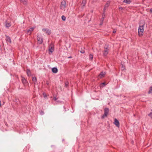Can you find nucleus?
I'll use <instances>...</instances> for the list:
<instances>
[{
    "label": "nucleus",
    "instance_id": "1",
    "mask_svg": "<svg viewBox=\"0 0 152 152\" xmlns=\"http://www.w3.org/2000/svg\"><path fill=\"white\" fill-rule=\"evenodd\" d=\"M67 7L66 3L65 1H62L60 6V9L63 11H65V9Z\"/></svg>",
    "mask_w": 152,
    "mask_h": 152
},
{
    "label": "nucleus",
    "instance_id": "2",
    "mask_svg": "<svg viewBox=\"0 0 152 152\" xmlns=\"http://www.w3.org/2000/svg\"><path fill=\"white\" fill-rule=\"evenodd\" d=\"M144 24L142 25L141 26H140L138 28V33L140 36L142 35V34L144 31Z\"/></svg>",
    "mask_w": 152,
    "mask_h": 152
},
{
    "label": "nucleus",
    "instance_id": "3",
    "mask_svg": "<svg viewBox=\"0 0 152 152\" xmlns=\"http://www.w3.org/2000/svg\"><path fill=\"white\" fill-rule=\"evenodd\" d=\"M37 39L38 41V43L39 44H42L43 40V38L40 34H38L37 36Z\"/></svg>",
    "mask_w": 152,
    "mask_h": 152
},
{
    "label": "nucleus",
    "instance_id": "4",
    "mask_svg": "<svg viewBox=\"0 0 152 152\" xmlns=\"http://www.w3.org/2000/svg\"><path fill=\"white\" fill-rule=\"evenodd\" d=\"M109 48L107 45H105L104 47V50L103 52L104 56H106L108 53Z\"/></svg>",
    "mask_w": 152,
    "mask_h": 152
},
{
    "label": "nucleus",
    "instance_id": "5",
    "mask_svg": "<svg viewBox=\"0 0 152 152\" xmlns=\"http://www.w3.org/2000/svg\"><path fill=\"white\" fill-rule=\"evenodd\" d=\"M109 113V109L107 108H105L104 109V115L102 116V118H104L105 117H106Z\"/></svg>",
    "mask_w": 152,
    "mask_h": 152
},
{
    "label": "nucleus",
    "instance_id": "6",
    "mask_svg": "<svg viewBox=\"0 0 152 152\" xmlns=\"http://www.w3.org/2000/svg\"><path fill=\"white\" fill-rule=\"evenodd\" d=\"M42 30L44 32H45L48 35H49L51 33L50 30L48 28H43Z\"/></svg>",
    "mask_w": 152,
    "mask_h": 152
},
{
    "label": "nucleus",
    "instance_id": "7",
    "mask_svg": "<svg viewBox=\"0 0 152 152\" xmlns=\"http://www.w3.org/2000/svg\"><path fill=\"white\" fill-rule=\"evenodd\" d=\"M49 50L51 53H52L54 51V46L53 44L50 45L49 47Z\"/></svg>",
    "mask_w": 152,
    "mask_h": 152
},
{
    "label": "nucleus",
    "instance_id": "8",
    "mask_svg": "<svg viewBox=\"0 0 152 152\" xmlns=\"http://www.w3.org/2000/svg\"><path fill=\"white\" fill-rule=\"evenodd\" d=\"M11 25V24L10 22L6 20L5 23V26L6 28H8L10 27Z\"/></svg>",
    "mask_w": 152,
    "mask_h": 152
},
{
    "label": "nucleus",
    "instance_id": "9",
    "mask_svg": "<svg viewBox=\"0 0 152 152\" xmlns=\"http://www.w3.org/2000/svg\"><path fill=\"white\" fill-rule=\"evenodd\" d=\"M114 124L118 127L120 126L119 123V121L116 119L115 118L114 120Z\"/></svg>",
    "mask_w": 152,
    "mask_h": 152
},
{
    "label": "nucleus",
    "instance_id": "10",
    "mask_svg": "<svg viewBox=\"0 0 152 152\" xmlns=\"http://www.w3.org/2000/svg\"><path fill=\"white\" fill-rule=\"evenodd\" d=\"M34 28V27H32L30 28L29 29H28L27 30V33L29 35H30L31 34V32L33 31Z\"/></svg>",
    "mask_w": 152,
    "mask_h": 152
},
{
    "label": "nucleus",
    "instance_id": "11",
    "mask_svg": "<svg viewBox=\"0 0 152 152\" xmlns=\"http://www.w3.org/2000/svg\"><path fill=\"white\" fill-rule=\"evenodd\" d=\"M105 74V72H102L99 75L98 77L99 78H101L103 77Z\"/></svg>",
    "mask_w": 152,
    "mask_h": 152
},
{
    "label": "nucleus",
    "instance_id": "12",
    "mask_svg": "<svg viewBox=\"0 0 152 152\" xmlns=\"http://www.w3.org/2000/svg\"><path fill=\"white\" fill-rule=\"evenodd\" d=\"M6 40L7 42L11 43V39L8 36L6 35Z\"/></svg>",
    "mask_w": 152,
    "mask_h": 152
},
{
    "label": "nucleus",
    "instance_id": "13",
    "mask_svg": "<svg viewBox=\"0 0 152 152\" xmlns=\"http://www.w3.org/2000/svg\"><path fill=\"white\" fill-rule=\"evenodd\" d=\"M52 71L54 73H56L58 72V69L54 67L52 68Z\"/></svg>",
    "mask_w": 152,
    "mask_h": 152
},
{
    "label": "nucleus",
    "instance_id": "14",
    "mask_svg": "<svg viewBox=\"0 0 152 152\" xmlns=\"http://www.w3.org/2000/svg\"><path fill=\"white\" fill-rule=\"evenodd\" d=\"M109 3H110V2L108 1L107 2V4L105 5L104 8V11L105 10H106V9L108 7L109 5Z\"/></svg>",
    "mask_w": 152,
    "mask_h": 152
},
{
    "label": "nucleus",
    "instance_id": "15",
    "mask_svg": "<svg viewBox=\"0 0 152 152\" xmlns=\"http://www.w3.org/2000/svg\"><path fill=\"white\" fill-rule=\"evenodd\" d=\"M123 2L127 4H129L131 2V1L130 0H124Z\"/></svg>",
    "mask_w": 152,
    "mask_h": 152
},
{
    "label": "nucleus",
    "instance_id": "16",
    "mask_svg": "<svg viewBox=\"0 0 152 152\" xmlns=\"http://www.w3.org/2000/svg\"><path fill=\"white\" fill-rule=\"evenodd\" d=\"M21 2L23 3L24 4H27V0H20Z\"/></svg>",
    "mask_w": 152,
    "mask_h": 152
},
{
    "label": "nucleus",
    "instance_id": "17",
    "mask_svg": "<svg viewBox=\"0 0 152 152\" xmlns=\"http://www.w3.org/2000/svg\"><path fill=\"white\" fill-rule=\"evenodd\" d=\"M26 72L28 76H29L31 75V72L29 70L27 69Z\"/></svg>",
    "mask_w": 152,
    "mask_h": 152
},
{
    "label": "nucleus",
    "instance_id": "18",
    "mask_svg": "<svg viewBox=\"0 0 152 152\" xmlns=\"http://www.w3.org/2000/svg\"><path fill=\"white\" fill-rule=\"evenodd\" d=\"M148 115L151 118H152V110H151L150 113L148 114Z\"/></svg>",
    "mask_w": 152,
    "mask_h": 152
},
{
    "label": "nucleus",
    "instance_id": "19",
    "mask_svg": "<svg viewBox=\"0 0 152 152\" xmlns=\"http://www.w3.org/2000/svg\"><path fill=\"white\" fill-rule=\"evenodd\" d=\"M61 18H62V19L63 20V21H65L66 20V17L64 16V15H62V16H61Z\"/></svg>",
    "mask_w": 152,
    "mask_h": 152
},
{
    "label": "nucleus",
    "instance_id": "20",
    "mask_svg": "<svg viewBox=\"0 0 152 152\" xmlns=\"http://www.w3.org/2000/svg\"><path fill=\"white\" fill-rule=\"evenodd\" d=\"M151 93H152V86L150 87V89L148 91L149 94Z\"/></svg>",
    "mask_w": 152,
    "mask_h": 152
},
{
    "label": "nucleus",
    "instance_id": "21",
    "mask_svg": "<svg viewBox=\"0 0 152 152\" xmlns=\"http://www.w3.org/2000/svg\"><path fill=\"white\" fill-rule=\"evenodd\" d=\"M22 81L23 83H26V80L24 78L22 79Z\"/></svg>",
    "mask_w": 152,
    "mask_h": 152
},
{
    "label": "nucleus",
    "instance_id": "22",
    "mask_svg": "<svg viewBox=\"0 0 152 152\" xmlns=\"http://www.w3.org/2000/svg\"><path fill=\"white\" fill-rule=\"evenodd\" d=\"M89 59L91 60H92L93 59V56L91 54H90L89 55Z\"/></svg>",
    "mask_w": 152,
    "mask_h": 152
},
{
    "label": "nucleus",
    "instance_id": "23",
    "mask_svg": "<svg viewBox=\"0 0 152 152\" xmlns=\"http://www.w3.org/2000/svg\"><path fill=\"white\" fill-rule=\"evenodd\" d=\"M32 80L33 82H36V79L35 77H33L32 78Z\"/></svg>",
    "mask_w": 152,
    "mask_h": 152
},
{
    "label": "nucleus",
    "instance_id": "24",
    "mask_svg": "<svg viewBox=\"0 0 152 152\" xmlns=\"http://www.w3.org/2000/svg\"><path fill=\"white\" fill-rule=\"evenodd\" d=\"M68 84H69V83L67 81L65 83V85L66 87H67L68 86Z\"/></svg>",
    "mask_w": 152,
    "mask_h": 152
},
{
    "label": "nucleus",
    "instance_id": "25",
    "mask_svg": "<svg viewBox=\"0 0 152 152\" xmlns=\"http://www.w3.org/2000/svg\"><path fill=\"white\" fill-rule=\"evenodd\" d=\"M80 52L81 53H85V51L84 50H81Z\"/></svg>",
    "mask_w": 152,
    "mask_h": 152
},
{
    "label": "nucleus",
    "instance_id": "26",
    "mask_svg": "<svg viewBox=\"0 0 152 152\" xmlns=\"http://www.w3.org/2000/svg\"><path fill=\"white\" fill-rule=\"evenodd\" d=\"M104 15H103L102 16L103 17L101 19V20L102 22H103V20H104V18L103 17Z\"/></svg>",
    "mask_w": 152,
    "mask_h": 152
},
{
    "label": "nucleus",
    "instance_id": "27",
    "mask_svg": "<svg viewBox=\"0 0 152 152\" xmlns=\"http://www.w3.org/2000/svg\"><path fill=\"white\" fill-rule=\"evenodd\" d=\"M102 85H103V86H105V83H102L101 85V86H102Z\"/></svg>",
    "mask_w": 152,
    "mask_h": 152
},
{
    "label": "nucleus",
    "instance_id": "28",
    "mask_svg": "<svg viewBox=\"0 0 152 152\" xmlns=\"http://www.w3.org/2000/svg\"><path fill=\"white\" fill-rule=\"evenodd\" d=\"M116 30L115 29H114L113 30V33H116Z\"/></svg>",
    "mask_w": 152,
    "mask_h": 152
},
{
    "label": "nucleus",
    "instance_id": "29",
    "mask_svg": "<svg viewBox=\"0 0 152 152\" xmlns=\"http://www.w3.org/2000/svg\"><path fill=\"white\" fill-rule=\"evenodd\" d=\"M43 96L45 97V98L47 97V96L46 95V94H44L43 93Z\"/></svg>",
    "mask_w": 152,
    "mask_h": 152
},
{
    "label": "nucleus",
    "instance_id": "30",
    "mask_svg": "<svg viewBox=\"0 0 152 152\" xmlns=\"http://www.w3.org/2000/svg\"><path fill=\"white\" fill-rule=\"evenodd\" d=\"M40 113L41 114V115H43L44 113L42 111H41V112H40Z\"/></svg>",
    "mask_w": 152,
    "mask_h": 152
},
{
    "label": "nucleus",
    "instance_id": "31",
    "mask_svg": "<svg viewBox=\"0 0 152 152\" xmlns=\"http://www.w3.org/2000/svg\"><path fill=\"white\" fill-rule=\"evenodd\" d=\"M54 99L55 101H56L57 100V98H56V97H55L54 98Z\"/></svg>",
    "mask_w": 152,
    "mask_h": 152
},
{
    "label": "nucleus",
    "instance_id": "32",
    "mask_svg": "<svg viewBox=\"0 0 152 152\" xmlns=\"http://www.w3.org/2000/svg\"><path fill=\"white\" fill-rule=\"evenodd\" d=\"M119 9H121V10H122L123 9V8L122 7H120L119 8Z\"/></svg>",
    "mask_w": 152,
    "mask_h": 152
},
{
    "label": "nucleus",
    "instance_id": "33",
    "mask_svg": "<svg viewBox=\"0 0 152 152\" xmlns=\"http://www.w3.org/2000/svg\"><path fill=\"white\" fill-rule=\"evenodd\" d=\"M102 23H103V22H101V23H100V25H102Z\"/></svg>",
    "mask_w": 152,
    "mask_h": 152
},
{
    "label": "nucleus",
    "instance_id": "34",
    "mask_svg": "<svg viewBox=\"0 0 152 152\" xmlns=\"http://www.w3.org/2000/svg\"><path fill=\"white\" fill-rule=\"evenodd\" d=\"M150 10L151 12H152V9H151Z\"/></svg>",
    "mask_w": 152,
    "mask_h": 152
},
{
    "label": "nucleus",
    "instance_id": "35",
    "mask_svg": "<svg viewBox=\"0 0 152 152\" xmlns=\"http://www.w3.org/2000/svg\"><path fill=\"white\" fill-rule=\"evenodd\" d=\"M83 6H85V3H83Z\"/></svg>",
    "mask_w": 152,
    "mask_h": 152
}]
</instances>
